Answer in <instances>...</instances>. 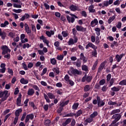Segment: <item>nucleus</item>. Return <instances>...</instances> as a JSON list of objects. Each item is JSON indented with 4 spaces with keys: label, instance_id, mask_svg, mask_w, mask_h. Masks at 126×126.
I'll use <instances>...</instances> for the list:
<instances>
[{
    "label": "nucleus",
    "instance_id": "nucleus-1",
    "mask_svg": "<svg viewBox=\"0 0 126 126\" xmlns=\"http://www.w3.org/2000/svg\"><path fill=\"white\" fill-rule=\"evenodd\" d=\"M70 15L72 16L71 18L69 16H66L67 20L69 23H73L75 21V18H78L77 16L71 13Z\"/></svg>",
    "mask_w": 126,
    "mask_h": 126
},
{
    "label": "nucleus",
    "instance_id": "nucleus-2",
    "mask_svg": "<svg viewBox=\"0 0 126 126\" xmlns=\"http://www.w3.org/2000/svg\"><path fill=\"white\" fill-rule=\"evenodd\" d=\"M1 49L2 51V55L3 56H4V55H6V54H8V53H10L11 52V50L8 48V47L6 45H3Z\"/></svg>",
    "mask_w": 126,
    "mask_h": 126
},
{
    "label": "nucleus",
    "instance_id": "nucleus-3",
    "mask_svg": "<svg viewBox=\"0 0 126 126\" xmlns=\"http://www.w3.org/2000/svg\"><path fill=\"white\" fill-rule=\"evenodd\" d=\"M121 118H122V114H116L113 115L112 117V119L114 120V121L117 122H119V120H121Z\"/></svg>",
    "mask_w": 126,
    "mask_h": 126
},
{
    "label": "nucleus",
    "instance_id": "nucleus-4",
    "mask_svg": "<svg viewBox=\"0 0 126 126\" xmlns=\"http://www.w3.org/2000/svg\"><path fill=\"white\" fill-rule=\"evenodd\" d=\"M69 8L71 10V11H80V8H79V7L74 4L71 5Z\"/></svg>",
    "mask_w": 126,
    "mask_h": 126
},
{
    "label": "nucleus",
    "instance_id": "nucleus-5",
    "mask_svg": "<svg viewBox=\"0 0 126 126\" xmlns=\"http://www.w3.org/2000/svg\"><path fill=\"white\" fill-rule=\"evenodd\" d=\"M96 99L97 100V105L98 107H103L105 105V102L103 100H101V98L100 96H97Z\"/></svg>",
    "mask_w": 126,
    "mask_h": 126
},
{
    "label": "nucleus",
    "instance_id": "nucleus-6",
    "mask_svg": "<svg viewBox=\"0 0 126 126\" xmlns=\"http://www.w3.org/2000/svg\"><path fill=\"white\" fill-rule=\"evenodd\" d=\"M106 63H107V61H104L100 64V66L98 68L97 72H98L99 73H101L102 70H103V68H104V66H105V65H106Z\"/></svg>",
    "mask_w": 126,
    "mask_h": 126
},
{
    "label": "nucleus",
    "instance_id": "nucleus-7",
    "mask_svg": "<svg viewBox=\"0 0 126 126\" xmlns=\"http://www.w3.org/2000/svg\"><path fill=\"white\" fill-rule=\"evenodd\" d=\"M71 72V73H72V74H74V75H80L82 74V72H81V71L77 70V69L73 68Z\"/></svg>",
    "mask_w": 126,
    "mask_h": 126
},
{
    "label": "nucleus",
    "instance_id": "nucleus-8",
    "mask_svg": "<svg viewBox=\"0 0 126 126\" xmlns=\"http://www.w3.org/2000/svg\"><path fill=\"white\" fill-rule=\"evenodd\" d=\"M123 57H125V54H122L120 55L119 54L116 55L115 56L116 61L117 62V63H120V62L122 61V59H123Z\"/></svg>",
    "mask_w": 126,
    "mask_h": 126
},
{
    "label": "nucleus",
    "instance_id": "nucleus-9",
    "mask_svg": "<svg viewBox=\"0 0 126 126\" xmlns=\"http://www.w3.org/2000/svg\"><path fill=\"white\" fill-rule=\"evenodd\" d=\"M40 40H42L43 43H45V44H46L47 46L49 47V43H50V41L49 40H47V38L45 37L44 35H42L40 37Z\"/></svg>",
    "mask_w": 126,
    "mask_h": 126
},
{
    "label": "nucleus",
    "instance_id": "nucleus-10",
    "mask_svg": "<svg viewBox=\"0 0 126 126\" xmlns=\"http://www.w3.org/2000/svg\"><path fill=\"white\" fill-rule=\"evenodd\" d=\"M76 29L77 31H81V32H85L87 30L86 28H83L81 26H76Z\"/></svg>",
    "mask_w": 126,
    "mask_h": 126
},
{
    "label": "nucleus",
    "instance_id": "nucleus-11",
    "mask_svg": "<svg viewBox=\"0 0 126 126\" xmlns=\"http://www.w3.org/2000/svg\"><path fill=\"white\" fill-rule=\"evenodd\" d=\"M96 46L94 45L93 43L91 42H89L88 44L86 46V50H88L89 48H92V49H96Z\"/></svg>",
    "mask_w": 126,
    "mask_h": 126
},
{
    "label": "nucleus",
    "instance_id": "nucleus-12",
    "mask_svg": "<svg viewBox=\"0 0 126 126\" xmlns=\"http://www.w3.org/2000/svg\"><path fill=\"white\" fill-rule=\"evenodd\" d=\"M96 25H98V20L94 19L91 22V26L92 27H95Z\"/></svg>",
    "mask_w": 126,
    "mask_h": 126
},
{
    "label": "nucleus",
    "instance_id": "nucleus-13",
    "mask_svg": "<svg viewBox=\"0 0 126 126\" xmlns=\"http://www.w3.org/2000/svg\"><path fill=\"white\" fill-rule=\"evenodd\" d=\"M80 60L83 61V63H85L88 61L87 58L84 57V54H83V53H81Z\"/></svg>",
    "mask_w": 126,
    "mask_h": 126
},
{
    "label": "nucleus",
    "instance_id": "nucleus-14",
    "mask_svg": "<svg viewBox=\"0 0 126 126\" xmlns=\"http://www.w3.org/2000/svg\"><path fill=\"white\" fill-rule=\"evenodd\" d=\"M73 63L74 65H76L77 67H80V66H81V61H80V59H77V61L74 62Z\"/></svg>",
    "mask_w": 126,
    "mask_h": 126
},
{
    "label": "nucleus",
    "instance_id": "nucleus-15",
    "mask_svg": "<svg viewBox=\"0 0 126 126\" xmlns=\"http://www.w3.org/2000/svg\"><path fill=\"white\" fill-rule=\"evenodd\" d=\"M29 17H30V16L29 15V14H27V13H25L24 14V16H23L20 19V20L21 21H24V20H25V19H27L28 18H29Z\"/></svg>",
    "mask_w": 126,
    "mask_h": 126
},
{
    "label": "nucleus",
    "instance_id": "nucleus-16",
    "mask_svg": "<svg viewBox=\"0 0 126 126\" xmlns=\"http://www.w3.org/2000/svg\"><path fill=\"white\" fill-rule=\"evenodd\" d=\"M8 94V91H4L2 92V91H0V98H2L4 95H6Z\"/></svg>",
    "mask_w": 126,
    "mask_h": 126
},
{
    "label": "nucleus",
    "instance_id": "nucleus-17",
    "mask_svg": "<svg viewBox=\"0 0 126 126\" xmlns=\"http://www.w3.org/2000/svg\"><path fill=\"white\" fill-rule=\"evenodd\" d=\"M111 90L114 92H118V91L121 90V87H113L111 89Z\"/></svg>",
    "mask_w": 126,
    "mask_h": 126
},
{
    "label": "nucleus",
    "instance_id": "nucleus-18",
    "mask_svg": "<svg viewBox=\"0 0 126 126\" xmlns=\"http://www.w3.org/2000/svg\"><path fill=\"white\" fill-rule=\"evenodd\" d=\"M20 113H22V109L21 108L16 110L15 112V117L18 118L19 117V115H20Z\"/></svg>",
    "mask_w": 126,
    "mask_h": 126
},
{
    "label": "nucleus",
    "instance_id": "nucleus-19",
    "mask_svg": "<svg viewBox=\"0 0 126 126\" xmlns=\"http://www.w3.org/2000/svg\"><path fill=\"white\" fill-rule=\"evenodd\" d=\"M68 103H69V100H66V101H61L60 102V106L63 108V107H64V106H66Z\"/></svg>",
    "mask_w": 126,
    "mask_h": 126
},
{
    "label": "nucleus",
    "instance_id": "nucleus-20",
    "mask_svg": "<svg viewBox=\"0 0 126 126\" xmlns=\"http://www.w3.org/2000/svg\"><path fill=\"white\" fill-rule=\"evenodd\" d=\"M91 89V86L89 85H86L84 87V91L85 92H88V91H90Z\"/></svg>",
    "mask_w": 126,
    "mask_h": 126
},
{
    "label": "nucleus",
    "instance_id": "nucleus-21",
    "mask_svg": "<svg viewBox=\"0 0 126 126\" xmlns=\"http://www.w3.org/2000/svg\"><path fill=\"white\" fill-rule=\"evenodd\" d=\"M121 112V109H115L111 111L110 113V115H115L116 114H118Z\"/></svg>",
    "mask_w": 126,
    "mask_h": 126
},
{
    "label": "nucleus",
    "instance_id": "nucleus-22",
    "mask_svg": "<svg viewBox=\"0 0 126 126\" xmlns=\"http://www.w3.org/2000/svg\"><path fill=\"white\" fill-rule=\"evenodd\" d=\"M115 19H116V15H114L112 17H110L108 20V24H111V23H112V22H113Z\"/></svg>",
    "mask_w": 126,
    "mask_h": 126
},
{
    "label": "nucleus",
    "instance_id": "nucleus-23",
    "mask_svg": "<svg viewBox=\"0 0 126 126\" xmlns=\"http://www.w3.org/2000/svg\"><path fill=\"white\" fill-rule=\"evenodd\" d=\"M97 49V46L95 47V49H94V51H92V55L93 57H94V58H97V50H96Z\"/></svg>",
    "mask_w": 126,
    "mask_h": 126
},
{
    "label": "nucleus",
    "instance_id": "nucleus-24",
    "mask_svg": "<svg viewBox=\"0 0 126 126\" xmlns=\"http://www.w3.org/2000/svg\"><path fill=\"white\" fill-rule=\"evenodd\" d=\"M89 10L90 12L92 13H94L96 10L94 9V6L93 5H91L89 7Z\"/></svg>",
    "mask_w": 126,
    "mask_h": 126
},
{
    "label": "nucleus",
    "instance_id": "nucleus-25",
    "mask_svg": "<svg viewBox=\"0 0 126 126\" xmlns=\"http://www.w3.org/2000/svg\"><path fill=\"white\" fill-rule=\"evenodd\" d=\"M47 95L50 99H56V96L53 93H48Z\"/></svg>",
    "mask_w": 126,
    "mask_h": 126
},
{
    "label": "nucleus",
    "instance_id": "nucleus-26",
    "mask_svg": "<svg viewBox=\"0 0 126 126\" xmlns=\"http://www.w3.org/2000/svg\"><path fill=\"white\" fill-rule=\"evenodd\" d=\"M30 119L31 120H32V114L27 115L26 120H25V123H28Z\"/></svg>",
    "mask_w": 126,
    "mask_h": 126
},
{
    "label": "nucleus",
    "instance_id": "nucleus-27",
    "mask_svg": "<svg viewBox=\"0 0 126 126\" xmlns=\"http://www.w3.org/2000/svg\"><path fill=\"white\" fill-rule=\"evenodd\" d=\"M71 122V119L68 118L67 119L64 123L63 124V126H66L67 125L70 123Z\"/></svg>",
    "mask_w": 126,
    "mask_h": 126
},
{
    "label": "nucleus",
    "instance_id": "nucleus-28",
    "mask_svg": "<svg viewBox=\"0 0 126 126\" xmlns=\"http://www.w3.org/2000/svg\"><path fill=\"white\" fill-rule=\"evenodd\" d=\"M46 34L48 37H51L52 35H54V34H55V32L53 31H51L50 32L46 31Z\"/></svg>",
    "mask_w": 126,
    "mask_h": 126
},
{
    "label": "nucleus",
    "instance_id": "nucleus-29",
    "mask_svg": "<svg viewBox=\"0 0 126 126\" xmlns=\"http://www.w3.org/2000/svg\"><path fill=\"white\" fill-rule=\"evenodd\" d=\"M9 22H8V21H5L4 23H1L0 24V27L1 28H4L6 27V26L9 25Z\"/></svg>",
    "mask_w": 126,
    "mask_h": 126
},
{
    "label": "nucleus",
    "instance_id": "nucleus-30",
    "mask_svg": "<svg viewBox=\"0 0 126 126\" xmlns=\"http://www.w3.org/2000/svg\"><path fill=\"white\" fill-rule=\"evenodd\" d=\"M94 31H95V33L97 36H99L101 34V29L99 28H96L94 29Z\"/></svg>",
    "mask_w": 126,
    "mask_h": 126
},
{
    "label": "nucleus",
    "instance_id": "nucleus-31",
    "mask_svg": "<svg viewBox=\"0 0 126 126\" xmlns=\"http://www.w3.org/2000/svg\"><path fill=\"white\" fill-rule=\"evenodd\" d=\"M25 30L28 34H30L31 33V30H30V29L29 28V27H28V25L27 24H25Z\"/></svg>",
    "mask_w": 126,
    "mask_h": 126
},
{
    "label": "nucleus",
    "instance_id": "nucleus-32",
    "mask_svg": "<svg viewBox=\"0 0 126 126\" xmlns=\"http://www.w3.org/2000/svg\"><path fill=\"white\" fill-rule=\"evenodd\" d=\"M0 36L1 37V39L2 40H4V39H5V37H6V34L5 33V32H1L0 33Z\"/></svg>",
    "mask_w": 126,
    "mask_h": 126
},
{
    "label": "nucleus",
    "instance_id": "nucleus-33",
    "mask_svg": "<svg viewBox=\"0 0 126 126\" xmlns=\"http://www.w3.org/2000/svg\"><path fill=\"white\" fill-rule=\"evenodd\" d=\"M118 46H119V43H118V42L115 41H113V43H111L110 45L111 48H114L115 46L118 47Z\"/></svg>",
    "mask_w": 126,
    "mask_h": 126
},
{
    "label": "nucleus",
    "instance_id": "nucleus-34",
    "mask_svg": "<svg viewBox=\"0 0 126 126\" xmlns=\"http://www.w3.org/2000/svg\"><path fill=\"white\" fill-rule=\"evenodd\" d=\"M78 106H79V103H75L72 106V109L73 110H77V108H78Z\"/></svg>",
    "mask_w": 126,
    "mask_h": 126
},
{
    "label": "nucleus",
    "instance_id": "nucleus-35",
    "mask_svg": "<svg viewBox=\"0 0 126 126\" xmlns=\"http://www.w3.org/2000/svg\"><path fill=\"white\" fill-rule=\"evenodd\" d=\"M20 83L22 84H27L28 83V81L23 78L21 79Z\"/></svg>",
    "mask_w": 126,
    "mask_h": 126
},
{
    "label": "nucleus",
    "instance_id": "nucleus-36",
    "mask_svg": "<svg viewBox=\"0 0 126 126\" xmlns=\"http://www.w3.org/2000/svg\"><path fill=\"white\" fill-rule=\"evenodd\" d=\"M82 69L84 70V71H88V66L86 64H83L82 65Z\"/></svg>",
    "mask_w": 126,
    "mask_h": 126
},
{
    "label": "nucleus",
    "instance_id": "nucleus-37",
    "mask_svg": "<svg viewBox=\"0 0 126 126\" xmlns=\"http://www.w3.org/2000/svg\"><path fill=\"white\" fill-rule=\"evenodd\" d=\"M98 116V112L97 111H94L93 114L90 115L91 118L94 119L95 117H97Z\"/></svg>",
    "mask_w": 126,
    "mask_h": 126
},
{
    "label": "nucleus",
    "instance_id": "nucleus-38",
    "mask_svg": "<svg viewBox=\"0 0 126 126\" xmlns=\"http://www.w3.org/2000/svg\"><path fill=\"white\" fill-rule=\"evenodd\" d=\"M68 45L70 46V45H74V40L72 38H70L68 41Z\"/></svg>",
    "mask_w": 126,
    "mask_h": 126
},
{
    "label": "nucleus",
    "instance_id": "nucleus-39",
    "mask_svg": "<svg viewBox=\"0 0 126 126\" xmlns=\"http://www.w3.org/2000/svg\"><path fill=\"white\" fill-rule=\"evenodd\" d=\"M93 121V118L91 117L90 116L89 118H88L86 119V120L85 121V122H86V123H92V121Z\"/></svg>",
    "mask_w": 126,
    "mask_h": 126
},
{
    "label": "nucleus",
    "instance_id": "nucleus-40",
    "mask_svg": "<svg viewBox=\"0 0 126 126\" xmlns=\"http://www.w3.org/2000/svg\"><path fill=\"white\" fill-rule=\"evenodd\" d=\"M64 57V56L63 55H58L56 59L58 61H63V60Z\"/></svg>",
    "mask_w": 126,
    "mask_h": 126
},
{
    "label": "nucleus",
    "instance_id": "nucleus-41",
    "mask_svg": "<svg viewBox=\"0 0 126 126\" xmlns=\"http://www.w3.org/2000/svg\"><path fill=\"white\" fill-rule=\"evenodd\" d=\"M43 95L44 98L45 99V100H46V102L47 103H50L51 101H50V98H49V96L46 94H44Z\"/></svg>",
    "mask_w": 126,
    "mask_h": 126
},
{
    "label": "nucleus",
    "instance_id": "nucleus-42",
    "mask_svg": "<svg viewBox=\"0 0 126 126\" xmlns=\"http://www.w3.org/2000/svg\"><path fill=\"white\" fill-rule=\"evenodd\" d=\"M116 121H115L114 120L112 121V123L109 126H119V123H117Z\"/></svg>",
    "mask_w": 126,
    "mask_h": 126
},
{
    "label": "nucleus",
    "instance_id": "nucleus-43",
    "mask_svg": "<svg viewBox=\"0 0 126 126\" xmlns=\"http://www.w3.org/2000/svg\"><path fill=\"white\" fill-rule=\"evenodd\" d=\"M119 85L126 86V79L123 80L119 82Z\"/></svg>",
    "mask_w": 126,
    "mask_h": 126
},
{
    "label": "nucleus",
    "instance_id": "nucleus-44",
    "mask_svg": "<svg viewBox=\"0 0 126 126\" xmlns=\"http://www.w3.org/2000/svg\"><path fill=\"white\" fill-rule=\"evenodd\" d=\"M97 65H98V61H96L95 62V63L94 64V65L92 67V70H95V69H96V67H97Z\"/></svg>",
    "mask_w": 126,
    "mask_h": 126
},
{
    "label": "nucleus",
    "instance_id": "nucleus-45",
    "mask_svg": "<svg viewBox=\"0 0 126 126\" xmlns=\"http://www.w3.org/2000/svg\"><path fill=\"white\" fill-rule=\"evenodd\" d=\"M116 80V79L115 78H112L110 80V85H109V87H111L114 84L115 81Z\"/></svg>",
    "mask_w": 126,
    "mask_h": 126
},
{
    "label": "nucleus",
    "instance_id": "nucleus-46",
    "mask_svg": "<svg viewBox=\"0 0 126 126\" xmlns=\"http://www.w3.org/2000/svg\"><path fill=\"white\" fill-rule=\"evenodd\" d=\"M12 11H13L14 12H15L16 13H20L22 12V10L21 9H12Z\"/></svg>",
    "mask_w": 126,
    "mask_h": 126
},
{
    "label": "nucleus",
    "instance_id": "nucleus-47",
    "mask_svg": "<svg viewBox=\"0 0 126 126\" xmlns=\"http://www.w3.org/2000/svg\"><path fill=\"white\" fill-rule=\"evenodd\" d=\"M16 104L19 107H20L21 106V99L17 98Z\"/></svg>",
    "mask_w": 126,
    "mask_h": 126
},
{
    "label": "nucleus",
    "instance_id": "nucleus-48",
    "mask_svg": "<svg viewBox=\"0 0 126 126\" xmlns=\"http://www.w3.org/2000/svg\"><path fill=\"white\" fill-rule=\"evenodd\" d=\"M50 124H51V120L47 119L45 121L44 125L46 126H49Z\"/></svg>",
    "mask_w": 126,
    "mask_h": 126
},
{
    "label": "nucleus",
    "instance_id": "nucleus-49",
    "mask_svg": "<svg viewBox=\"0 0 126 126\" xmlns=\"http://www.w3.org/2000/svg\"><path fill=\"white\" fill-rule=\"evenodd\" d=\"M22 65L24 69H25V70H28V68L27 67V65L26 64V63H25V62L22 63Z\"/></svg>",
    "mask_w": 126,
    "mask_h": 126
},
{
    "label": "nucleus",
    "instance_id": "nucleus-50",
    "mask_svg": "<svg viewBox=\"0 0 126 126\" xmlns=\"http://www.w3.org/2000/svg\"><path fill=\"white\" fill-rule=\"evenodd\" d=\"M76 115V117H79V116L82 115V110H80L79 111H78V112L76 113V114H75Z\"/></svg>",
    "mask_w": 126,
    "mask_h": 126
},
{
    "label": "nucleus",
    "instance_id": "nucleus-51",
    "mask_svg": "<svg viewBox=\"0 0 126 126\" xmlns=\"http://www.w3.org/2000/svg\"><path fill=\"white\" fill-rule=\"evenodd\" d=\"M92 78H93L92 76H87V82H91V81L92 80Z\"/></svg>",
    "mask_w": 126,
    "mask_h": 126
},
{
    "label": "nucleus",
    "instance_id": "nucleus-52",
    "mask_svg": "<svg viewBox=\"0 0 126 126\" xmlns=\"http://www.w3.org/2000/svg\"><path fill=\"white\" fill-rule=\"evenodd\" d=\"M51 63L52 64H53V65H55L57 63V60L55 59H52L50 60Z\"/></svg>",
    "mask_w": 126,
    "mask_h": 126
},
{
    "label": "nucleus",
    "instance_id": "nucleus-53",
    "mask_svg": "<svg viewBox=\"0 0 126 126\" xmlns=\"http://www.w3.org/2000/svg\"><path fill=\"white\" fill-rule=\"evenodd\" d=\"M53 70L57 73V74H59V73H60V69H59V68H54Z\"/></svg>",
    "mask_w": 126,
    "mask_h": 126
},
{
    "label": "nucleus",
    "instance_id": "nucleus-54",
    "mask_svg": "<svg viewBox=\"0 0 126 126\" xmlns=\"http://www.w3.org/2000/svg\"><path fill=\"white\" fill-rule=\"evenodd\" d=\"M13 7H15L16 8H21V7H22V6L20 4H16V3H14L13 4Z\"/></svg>",
    "mask_w": 126,
    "mask_h": 126
},
{
    "label": "nucleus",
    "instance_id": "nucleus-55",
    "mask_svg": "<svg viewBox=\"0 0 126 126\" xmlns=\"http://www.w3.org/2000/svg\"><path fill=\"white\" fill-rule=\"evenodd\" d=\"M8 98V95L7 94L6 95H4L3 97H2L1 99V102H3L6 100Z\"/></svg>",
    "mask_w": 126,
    "mask_h": 126
},
{
    "label": "nucleus",
    "instance_id": "nucleus-56",
    "mask_svg": "<svg viewBox=\"0 0 126 126\" xmlns=\"http://www.w3.org/2000/svg\"><path fill=\"white\" fill-rule=\"evenodd\" d=\"M108 104L109 105L114 106V105H117V102H113L112 100L108 101Z\"/></svg>",
    "mask_w": 126,
    "mask_h": 126
},
{
    "label": "nucleus",
    "instance_id": "nucleus-57",
    "mask_svg": "<svg viewBox=\"0 0 126 126\" xmlns=\"http://www.w3.org/2000/svg\"><path fill=\"white\" fill-rule=\"evenodd\" d=\"M73 116H76V114L72 113H68L65 115V117H73Z\"/></svg>",
    "mask_w": 126,
    "mask_h": 126
},
{
    "label": "nucleus",
    "instance_id": "nucleus-58",
    "mask_svg": "<svg viewBox=\"0 0 126 126\" xmlns=\"http://www.w3.org/2000/svg\"><path fill=\"white\" fill-rule=\"evenodd\" d=\"M62 34L63 37H67V36H68V33H67V32L65 31L62 32Z\"/></svg>",
    "mask_w": 126,
    "mask_h": 126
},
{
    "label": "nucleus",
    "instance_id": "nucleus-59",
    "mask_svg": "<svg viewBox=\"0 0 126 126\" xmlns=\"http://www.w3.org/2000/svg\"><path fill=\"white\" fill-rule=\"evenodd\" d=\"M57 94H58L59 95H63V90L62 89H59L58 90L56 91Z\"/></svg>",
    "mask_w": 126,
    "mask_h": 126
},
{
    "label": "nucleus",
    "instance_id": "nucleus-60",
    "mask_svg": "<svg viewBox=\"0 0 126 126\" xmlns=\"http://www.w3.org/2000/svg\"><path fill=\"white\" fill-rule=\"evenodd\" d=\"M106 83L105 79H103L99 81V85H104Z\"/></svg>",
    "mask_w": 126,
    "mask_h": 126
},
{
    "label": "nucleus",
    "instance_id": "nucleus-61",
    "mask_svg": "<svg viewBox=\"0 0 126 126\" xmlns=\"http://www.w3.org/2000/svg\"><path fill=\"white\" fill-rule=\"evenodd\" d=\"M64 79H65V81H66V82H69L70 80L69 79V76H68V75H65Z\"/></svg>",
    "mask_w": 126,
    "mask_h": 126
},
{
    "label": "nucleus",
    "instance_id": "nucleus-62",
    "mask_svg": "<svg viewBox=\"0 0 126 126\" xmlns=\"http://www.w3.org/2000/svg\"><path fill=\"white\" fill-rule=\"evenodd\" d=\"M107 7V6H109V3L108 2V1H104L103 2V6H102V7Z\"/></svg>",
    "mask_w": 126,
    "mask_h": 126
},
{
    "label": "nucleus",
    "instance_id": "nucleus-63",
    "mask_svg": "<svg viewBox=\"0 0 126 126\" xmlns=\"http://www.w3.org/2000/svg\"><path fill=\"white\" fill-rule=\"evenodd\" d=\"M47 68H44L43 69L42 73L41 74V76H43V75H44V74H45V73H47Z\"/></svg>",
    "mask_w": 126,
    "mask_h": 126
},
{
    "label": "nucleus",
    "instance_id": "nucleus-64",
    "mask_svg": "<svg viewBox=\"0 0 126 126\" xmlns=\"http://www.w3.org/2000/svg\"><path fill=\"white\" fill-rule=\"evenodd\" d=\"M26 112H24L22 116V118L21 119V121L22 122H23L24 120L25 119V117H26Z\"/></svg>",
    "mask_w": 126,
    "mask_h": 126
}]
</instances>
